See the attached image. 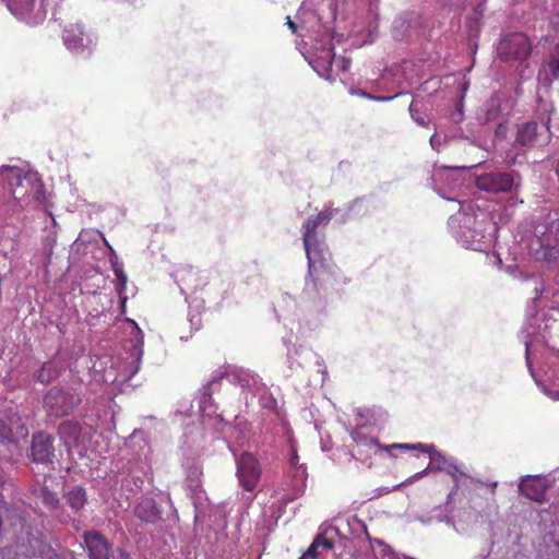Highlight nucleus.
Segmentation results:
<instances>
[{
    "mask_svg": "<svg viewBox=\"0 0 559 559\" xmlns=\"http://www.w3.org/2000/svg\"><path fill=\"white\" fill-rule=\"evenodd\" d=\"M32 459L35 462H48L52 455V439L48 433L34 435L32 440Z\"/></svg>",
    "mask_w": 559,
    "mask_h": 559,
    "instance_id": "aec40b11",
    "label": "nucleus"
},
{
    "mask_svg": "<svg viewBox=\"0 0 559 559\" xmlns=\"http://www.w3.org/2000/svg\"><path fill=\"white\" fill-rule=\"evenodd\" d=\"M11 171H12V179H15L17 182V187L22 188L24 180H27V179L26 178L22 179L20 173L16 170L12 169Z\"/></svg>",
    "mask_w": 559,
    "mask_h": 559,
    "instance_id": "ea45409f",
    "label": "nucleus"
},
{
    "mask_svg": "<svg viewBox=\"0 0 559 559\" xmlns=\"http://www.w3.org/2000/svg\"><path fill=\"white\" fill-rule=\"evenodd\" d=\"M441 176H442V174L437 173V174L433 175V179H436L437 177H441Z\"/></svg>",
    "mask_w": 559,
    "mask_h": 559,
    "instance_id": "864d4df0",
    "label": "nucleus"
},
{
    "mask_svg": "<svg viewBox=\"0 0 559 559\" xmlns=\"http://www.w3.org/2000/svg\"><path fill=\"white\" fill-rule=\"evenodd\" d=\"M58 433L68 449L79 447L81 444L82 429L76 423H62L58 429Z\"/></svg>",
    "mask_w": 559,
    "mask_h": 559,
    "instance_id": "4be33fe9",
    "label": "nucleus"
},
{
    "mask_svg": "<svg viewBox=\"0 0 559 559\" xmlns=\"http://www.w3.org/2000/svg\"><path fill=\"white\" fill-rule=\"evenodd\" d=\"M26 192L25 193H19L16 190L13 191V195L15 199H23L25 197Z\"/></svg>",
    "mask_w": 559,
    "mask_h": 559,
    "instance_id": "de8ad7c7",
    "label": "nucleus"
},
{
    "mask_svg": "<svg viewBox=\"0 0 559 559\" xmlns=\"http://www.w3.org/2000/svg\"><path fill=\"white\" fill-rule=\"evenodd\" d=\"M135 514L145 522H154L158 518L155 503L151 499L142 500L135 508Z\"/></svg>",
    "mask_w": 559,
    "mask_h": 559,
    "instance_id": "cd10ccee",
    "label": "nucleus"
},
{
    "mask_svg": "<svg viewBox=\"0 0 559 559\" xmlns=\"http://www.w3.org/2000/svg\"><path fill=\"white\" fill-rule=\"evenodd\" d=\"M12 14L28 24H37L46 16L44 2L36 0H3Z\"/></svg>",
    "mask_w": 559,
    "mask_h": 559,
    "instance_id": "1a4fd4ad",
    "label": "nucleus"
},
{
    "mask_svg": "<svg viewBox=\"0 0 559 559\" xmlns=\"http://www.w3.org/2000/svg\"><path fill=\"white\" fill-rule=\"evenodd\" d=\"M467 483H469V485L476 491L468 500L471 509L481 519H489L493 515H497L499 507L496 497H493V495L483 496L480 492H478L483 486V483L475 481L471 477H468L466 480V484Z\"/></svg>",
    "mask_w": 559,
    "mask_h": 559,
    "instance_id": "9b49d317",
    "label": "nucleus"
},
{
    "mask_svg": "<svg viewBox=\"0 0 559 559\" xmlns=\"http://www.w3.org/2000/svg\"><path fill=\"white\" fill-rule=\"evenodd\" d=\"M143 431L142 430H138L135 429L132 435L130 436V440H134L136 438H142L143 439Z\"/></svg>",
    "mask_w": 559,
    "mask_h": 559,
    "instance_id": "a18cd8bd",
    "label": "nucleus"
},
{
    "mask_svg": "<svg viewBox=\"0 0 559 559\" xmlns=\"http://www.w3.org/2000/svg\"><path fill=\"white\" fill-rule=\"evenodd\" d=\"M340 213L338 209L326 207L319 214L310 216L302 225V241L308 259L309 275L319 274L321 270L328 266L329 252L325 243L318 236L317 229L325 226Z\"/></svg>",
    "mask_w": 559,
    "mask_h": 559,
    "instance_id": "f257e3e1",
    "label": "nucleus"
},
{
    "mask_svg": "<svg viewBox=\"0 0 559 559\" xmlns=\"http://www.w3.org/2000/svg\"><path fill=\"white\" fill-rule=\"evenodd\" d=\"M333 546L334 543L331 539L318 535L300 559H317L319 547L330 550Z\"/></svg>",
    "mask_w": 559,
    "mask_h": 559,
    "instance_id": "c85d7f7f",
    "label": "nucleus"
},
{
    "mask_svg": "<svg viewBox=\"0 0 559 559\" xmlns=\"http://www.w3.org/2000/svg\"><path fill=\"white\" fill-rule=\"evenodd\" d=\"M288 445H289V466H290V469L292 468H295L299 465H301L299 463V456L297 454V447H296V441L294 440V438L288 435Z\"/></svg>",
    "mask_w": 559,
    "mask_h": 559,
    "instance_id": "72a5a7b5",
    "label": "nucleus"
},
{
    "mask_svg": "<svg viewBox=\"0 0 559 559\" xmlns=\"http://www.w3.org/2000/svg\"><path fill=\"white\" fill-rule=\"evenodd\" d=\"M537 78L545 85H550L554 80L559 78V45L556 47V52L551 56L547 67L539 70Z\"/></svg>",
    "mask_w": 559,
    "mask_h": 559,
    "instance_id": "393cba45",
    "label": "nucleus"
},
{
    "mask_svg": "<svg viewBox=\"0 0 559 559\" xmlns=\"http://www.w3.org/2000/svg\"><path fill=\"white\" fill-rule=\"evenodd\" d=\"M59 374V368L55 361H48L43 365V367L39 369V371L36 374V379L40 383H49L53 379H56Z\"/></svg>",
    "mask_w": 559,
    "mask_h": 559,
    "instance_id": "c756f323",
    "label": "nucleus"
},
{
    "mask_svg": "<svg viewBox=\"0 0 559 559\" xmlns=\"http://www.w3.org/2000/svg\"><path fill=\"white\" fill-rule=\"evenodd\" d=\"M344 35L337 34L330 28H324L320 34L314 36L316 55L309 59V64L312 69L321 76L326 80L331 79L332 66L334 62L335 53L333 46L330 44L331 39H335L337 43L343 40Z\"/></svg>",
    "mask_w": 559,
    "mask_h": 559,
    "instance_id": "39448f33",
    "label": "nucleus"
},
{
    "mask_svg": "<svg viewBox=\"0 0 559 559\" xmlns=\"http://www.w3.org/2000/svg\"><path fill=\"white\" fill-rule=\"evenodd\" d=\"M409 112L413 118V120L418 123L419 126H426V121L424 119V116L419 110L417 109V102L413 100L409 105Z\"/></svg>",
    "mask_w": 559,
    "mask_h": 559,
    "instance_id": "e433bc0d",
    "label": "nucleus"
},
{
    "mask_svg": "<svg viewBox=\"0 0 559 559\" xmlns=\"http://www.w3.org/2000/svg\"><path fill=\"white\" fill-rule=\"evenodd\" d=\"M377 543H378V545L382 548L383 554L385 555V554H386V551H389L388 547H386L382 542H379V540H378Z\"/></svg>",
    "mask_w": 559,
    "mask_h": 559,
    "instance_id": "8fccbe9b",
    "label": "nucleus"
},
{
    "mask_svg": "<svg viewBox=\"0 0 559 559\" xmlns=\"http://www.w3.org/2000/svg\"><path fill=\"white\" fill-rule=\"evenodd\" d=\"M476 187L486 192H509L514 186V179L507 173H488L476 178Z\"/></svg>",
    "mask_w": 559,
    "mask_h": 559,
    "instance_id": "f8f14e48",
    "label": "nucleus"
},
{
    "mask_svg": "<svg viewBox=\"0 0 559 559\" xmlns=\"http://www.w3.org/2000/svg\"><path fill=\"white\" fill-rule=\"evenodd\" d=\"M239 383H240L242 386H245V385H249V380L247 379V380H246V383H245V382H242V380H239Z\"/></svg>",
    "mask_w": 559,
    "mask_h": 559,
    "instance_id": "603ef678",
    "label": "nucleus"
},
{
    "mask_svg": "<svg viewBox=\"0 0 559 559\" xmlns=\"http://www.w3.org/2000/svg\"><path fill=\"white\" fill-rule=\"evenodd\" d=\"M190 322H191V324L195 325V324H199V323H200V319H199V317H198V316H194V314H193V316H191V318H190Z\"/></svg>",
    "mask_w": 559,
    "mask_h": 559,
    "instance_id": "49530a36",
    "label": "nucleus"
},
{
    "mask_svg": "<svg viewBox=\"0 0 559 559\" xmlns=\"http://www.w3.org/2000/svg\"><path fill=\"white\" fill-rule=\"evenodd\" d=\"M63 41L67 48L74 52H83L92 44V39L83 33L80 24L71 25L64 29Z\"/></svg>",
    "mask_w": 559,
    "mask_h": 559,
    "instance_id": "6ab92c4d",
    "label": "nucleus"
},
{
    "mask_svg": "<svg viewBox=\"0 0 559 559\" xmlns=\"http://www.w3.org/2000/svg\"><path fill=\"white\" fill-rule=\"evenodd\" d=\"M359 95L367 97L369 99L376 100V102H388L396 97L399 94H395L394 96H371L365 92H359Z\"/></svg>",
    "mask_w": 559,
    "mask_h": 559,
    "instance_id": "4c0bfd02",
    "label": "nucleus"
},
{
    "mask_svg": "<svg viewBox=\"0 0 559 559\" xmlns=\"http://www.w3.org/2000/svg\"><path fill=\"white\" fill-rule=\"evenodd\" d=\"M488 552L483 555V559L487 558Z\"/></svg>",
    "mask_w": 559,
    "mask_h": 559,
    "instance_id": "5fc2aeb1",
    "label": "nucleus"
},
{
    "mask_svg": "<svg viewBox=\"0 0 559 559\" xmlns=\"http://www.w3.org/2000/svg\"><path fill=\"white\" fill-rule=\"evenodd\" d=\"M350 437L355 442V447L352 450V455L360 461H366L376 454L378 451H384L377 439L368 437L358 430H353Z\"/></svg>",
    "mask_w": 559,
    "mask_h": 559,
    "instance_id": "dca6fc26",
    "label": "nucleus"
},
{
    "mask_svg": "<svg viewBox=\"0 0 559 559\" xmlns=\"http://www.w3.org/2000/svg\"><path fill=\"white\" fill-rule=\"evenodd\" d=\"M521 538L515 524L498 521L491 525V550L501 558H516L522 552Z\"/></svg>",
    "mask_w": 559,
    "mask_h": 559,
    "instance_id": "20e7f679",
    "label": "nucleus"
},
{
    "mask_svg": "<svg viewBox=\"0 0 559 559\" xmlns=\"http://www.w3.org/2000/svg\"><path fill=\"white\" fill-rule=\"evenodd\" d=\"M227 378L231 382H235L238 378L236 372H229V371H219L215 372L212 377V379L207 382V384L203 388V396L200 400V409L203 413H207L211 415V408L213 406V400L212 394L218 389L221 381Z\"/></svg>",
    "mask_w": 559,
    "mask_h": 559,
    "instance_id": "f3484780",
    "label": "nucleus"
},
{
    "mask_svg": "<svg viewBox=\"0 0 559 559\" xmlns=\"http://www.w3.org/2000/svg\"><path fill=\"white\" fill-rule=\"evenodd\" d=\"M487 486L489 488L488 495H493V497H496L497 481L489 483Z\"/></svg>",
    "mask_w": 559,
    "mask_h": 559,
    "instance_id": "c03bdc74",
    "label": "nucleus"
},
{
    "mask_svg": "<svg viewBox=\"0 0 559 559\" xmlns=\"http://www.w3.org/2000/svg\"><path fill=\"white\" fill-rule=\"evenodd\" d=\"M336 67H338L342 71H347L349 69V61L345 59L336 61Z\"/></svg>",
    "mask_w": 559,
    "mask_h": 559,
    "instance_id": "a19ab883",
    "label": "nucleus"
},
{
    "mask_svg": "<svg viewBox=\"0 0 559 559\" xmlns=\"http://www.w3.org/2000/svg\"><path fill=\"white\" fill-rule=\"evenodd\" d=\"M539 551L547 559L559 557V526H555L543 537Z\"/></svg>",
    "mask_w": 559,
    "mask_h": 559,
    "instance_id": "5701e85b",
    "label": "nucleus"
},
{
    "mask_svg": "<svg viewBox=\"0 0 559 559\" xmlns=\"http://www.w3.org/2000/svg\"><path fill=\"white\" fill-rule=\"evenodd\" d=\"M524 344H525V352H526V364L528 368H531V358H530V342L527 337H524Z\"/></svg>",
    "mask_w": 559,
    "mask_h": 559,
    "instance_id": "79ce46f5",
    "label": "nucleus"
},
{
    "mask_svg": "<svg viewBox=\"0 0 559 559\" xmlns=\"http://www.w3.org/2000/svg\"><path fill=\"white\" fill-rule=\"evenodd\" d=\"M64 498L67 504L74 512L81 511L87 502L86 492L82 487L71 489L66 493Z\"/></svg>",
    "mask_w": 559,
    "mask_h": 559,
    "instance_id": "bb28decb",
    "label": "nucleus"
},
{
    "mask_svg": "<svg viewBox=\"0 0 559 559\" xmlns=\"http://www.w3.org/2000/svg\"><path fill=\"white\" fill-rule=\"evenodd\" d=\"M429 450H424V452L429 454V465L421 472H418L411 476L405 484H412L425 475L428 474L429 471H443L452 476L455 483V489H459L461 486L466 484L468 476L461 471V468L456 465L455 462L448 460L441 452L435 450L432 445H428Z\"/></svg>",
    "mask_w": 559,
    "mask_h": 559,
    "instance_id": "423d86ee",
    "label": "nucleus"
},
{
    "mask_svg": "<svg viewBox=\"0 0 559 559\" xmlns=\"http://www.w3.org/2000/svg\"><path fill=\"white\" fill-rule=\"evenodd\" d=\"M538 124L536 122H527L518 128L516 143L523 146H533L538 142Z\"/></svg>",
    "mask_w": 559,
    "mask_h": 559,
    "instance_id": "b1692460",
    "label": "nucleus"
},
{
    "mask_svg": "<svg viewBox=\"0 0 559 559\" xmlns=\"http://www.w3.org/2000/svg\"><path fill=\"white\" fill-rule=\"evenodd\" d=\"M120 559H131V556L128 552L121 551Z\"/></svg>",
    "mask_w": 559,
    "mask_h": 559,
    "instance_id": "3c124183",
    "label": "nucleus"
},
{
    "mask_svg": "<svg viewBox=\"0 0 559 559\" xmlns=\"http://www.w3.org/2000/svg\"><path fill=\"white\" fill-rule=\"evenodd\" d=\"M84 542L92 559H108L110 547L108 542L97 532L84 534Z\"/></svg>",
    "mask_w": 559,
    "mask_h": 559,
    "instance_id": "412c9836",
    "label": "nucleus"
},
{
    "mask_svg": "<svg viewBox=\"0 0 559 559\" xmlns=\"http://www.w3.org/2000/svg\"><path fill=\"white\" fill-rule=\"evenodd\" d=\"M331 14L333 15V19L336 20V13H335V5L333 3L330 4Z\"/></svg>",
    "mask_w": 559,
    "mask_h": 559,
    "instance_id": "09e8293b",
    "label": "nucleus"
},
{
    "mask_svg": "<svg viewBox=\"0 0 559 559\" xmlns=\"http://www.w3.org/2000/svg\"><path fill=\"white\" fill-rule=\"evenodd\" d=\"M28 429L16 415L8 417V421L0 418V443L16 445L20 440L26 439Z\"/></svg>",
    "mask_w": 559,
    "mask_h": 559,
    "instance_id": "2eb2a0df",
    "label": "nucleus"
},
{
    "mask_svg": "<svg viewBox=\"0 0 559 559\" xmlns=\"http://www.w3.org/2000/svg\"><path fill=\"white\" fill-rule=\"evenodd\" d=\"M532 52V41L524 33H512L503 36L497 46V55L503 61H523Z\"/></svg>",
    "mask_w": 559,
    "mask_h": 559,
    "instance_id": "0eeeda50",
    "label": "nucleus"
},
{
    "mask_svg": "<svg viewBox=\"0 0 559 559\" xmlns=\"http://www.w3.org/2000/svg\"><path fill=\"white\" fill-rule=\"evenodd\" d=\"M128 322L131 324V334L133 335V338L130 341L131 345L126 349L124 356L119 358L117 373L110 370L106 371L104 379L106 382L121 383L129 381L140 369L143 356L144 335L133 320H128Z\"/></svg>",
    "mask_w": 559,
    "mask_h": 559,
    "instance_id": "f03ea898",
    "label": "nucleus"
},
{
    "mask_svg": "<svg viewBox=\"0 0 559 559\" xmlns=\"http://www.w3.org/2000/svg\"><path fill=\"white\" fill-rule=\"evenodd\" d=\"M292 477L294 479L295 487H302L307 479L308 473L305 465H299L290 469Z\"/></svg>",
    "mask_w": 559,
    "mask_h": 559,
    "instance_id": "2f4dec72",
    "label": "nucleus"
},
{
    "mask_svg": "<svg viewBox=\"0 0 559 559\" xmlns=\"http://www.w3.org/2000/svg\"><path fill=\"white\" fill-rule=\"evenodd\" d=\"M557 354L559 356V349L557 350ZM547 374V382H537L540 390L546 394L548 397H550L552 401H559V371L558 372H551L546 373Z\"/></svg>",
    "mask_w": 559,
    "mask_h": 559,
    "instance_id": "a878e982",
    "label": "nucleus"
},
{
    "mask_svg": "<svg viewBox=\"0 0 559 559\" xmlns=\"http://www.w3.org/2000/svg\"><path fill=\"white\" fill-rule=\"evenodd\" d=\"M430 145L435 151H439L442 144L441 139H439L436 134H432L430 140Z\"/></svg>",
    "mask_w": 559,
    "mask_h": 559,
    "instance_id": "58836bf2",
    "label": "nucleus"
},
{
    "mask_svg": "<svg viewBox=\"0 0 559 559\" xmlns=\"http://www.w3.org/2000/svg\"><path fill=\"white\" fill-rule=\"evenodd\" d=\"M237 477L239 485L247 491H253L261 478V467L258 460L248 452L236 457Z\"/></svg>",
    "mask_w": 559,
    "mask_h": 559,
    "instance_id": "6e6552de",
    "label": "nucleus"
},
{
    "mask_svg": "<svg viewBox=\"0 0 559 559\" xmlns=\"http://www.w3.org/2000/svg\"><path fill=\"white\" fill-rule=\"evenodd\" d=\"M41 499L44 504L50 510L59 509L60 501L55 492H51L45 488L41 490Z\"/></svg>",
    "mask_w": 559,
    "mask_h": 559,
    "instance_id": "473e14b6",
    "label": "nucleus"
},
{
    "mask_svg": "<svg viewBox=\"0 0 559 559\" xmlns=\"http://www.w3.org/2000/svg\"><path fill=\"white\" fill-rule=\"evenodd\" d=\"M559 211L548 213L534 226V235L538 238L540 247H550L552 241L558 240L559 236Z\"/></svg>",
    "mask_w": 559,
    "mask_h": 559,
    "instance_id": "4468645a",
    "label": "nucleus"
},
{
    "mask_svg": "<svg viewBox=\"0 0 559 559\" xmlns=\"http://www.w3.org/2000/svg\"><path fill=\"white\" fill-rule=\"evenodd\" d=\"M548 488V480L543 476H525L519 484V490L522 495L531 500H543L546 489Z\"/></svg>",
    "mask_w": 559,
    "mask_h": 559,
    "instance_id": "a211bd4d",
    "label": "nucleus"
},
{
    "mask_svg": "<svg viewBox=\"0 0 559 559\" xmlns=\"http://www.w3.org/2000/svg\"><path fill=\"white\" fill-rule=\"evenodd\" d=\"M483 12H484V8L481 5H479L475 11H474V15L472 17H468L467 20V25L471 29V32H475L477 33L478 32V27H479V19L480 16L483 15Z\"/></svg>",
    "mask_w": 559,
    "mask_h": 559,
    "instance_id": "c9c22d12",
    "label": "nucleus"
},
{
    "mask_svg": "<svg viewBox=\"0 0 559 559\" xmlns=\"http://www.w3.org/2000/svg\"><path fill=\"white\" fill-rule=\"evenodd\" d=\"M493 230L491 222L465 215L454 236L456 241L465 248L488 252L493 245Z\"/></svg>",
    "mask_w": 559,
    "mask_h": 559,
    "instance_id": "7ed1b4c3",
    "label": "nucleus"
},
{
    "mask_svg": "<svg viewBox=\"0 0 559 559\" xmlns=\"http://www.w3.org/2000/svg\"><path fill=\"white\" fill-rule=\"evenodd\" d=\"M45 555L48 559H59V557L56 555L55 550L51 548H47L45 551Z\"/></svg>",
    "mask_w": 559,
    "mask_h": 559,
    "instance_id": "37998d69",
    "label": "nucleus"
},
{
    "mask_svg": "<svg viewBox=\"0 0 559 559\" xmlns=\"http://www.w3.org/2000/svg\"><path fill=\"white\" fill-rule=\"evenodd\" d=\"M106 246L108 247V249L110 250V264H111V269L117 277V280L120 282V286L121 287H124L126 284H127V275L126 273L123 272V266H122V263L119 262L118 260V257L117 254L115 253L114 249L111 248V246L105 241Z\"/></svg>",
    "mask_w": 559,
    "mask_h": 559,
    "instance_id": "7c9ffc66",
    "label": "nucleus"
},
{
    "mask_svg": "<svg viewBox=\"0 0 559 559\" xmlns=\"http://www.w3.org/2000/svg\"><path fill=\"white\" fill-rule=\"evenodd\" d=\"M298 23L293 21L290 16L286 17V24L290 28V31L296 34L297 28L307 32V36L310 38H314L318 34L322 32V29L328 28L326 26H322L320 24V19L312 12L306 13V5L302 3L297 13ZM301 36H306V34H301Z\"/></svg>",
    "mask_w": 559,
    "mask_h": 559,
    "instance_id": "ddd939ff",
    "label": "nucleus"
},
{
    "mask_svg": "<svg viewBox=\"0 0 559 559\" xmlns=\"http://www.w3.org/2000/svg\"><path fill=\"white\" fill-rule=\"evenodd\" d=\"M384 451H388L390 449H403V450H419L421 452H424V450H429L428 449V444H424V443H415V444H411V443H393L391 445H388V447H383Z\"/></svg>",
    "mask_w": 559,
    "mask_h": 559,
    "instance_id": "f704fd0d",
    "label": "nucleus"
},
{
    "mask_svg": "<svg viewBox=\"0 0 559 559\" xmlns=\"http://www.w3.org/2000/svg\"><path fill=\"white\" fill-rule=\"evenodd\" d=\"M45 405L51 415L66 416L79 404V399L69 392L51 389L45 396Z\"/></svg>",
    "mask_w": 559,
    "mask_h": 559,
    "instance_id": "9d476101",
    "label": "nucleus"
}]
</instances>
